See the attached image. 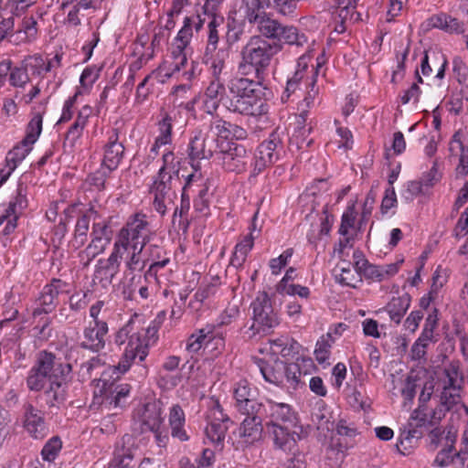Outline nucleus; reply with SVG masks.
Instances as JSON below:
<instances>
[{
	"label": "nucleus",
	"mask_w": 468,
	"mask_h": 468,
	"mask_svg": "<svg viewBox=\"0 0 468 468\" xmlns=\"http://www.w3.org/2000/svg\"><path fill=\"white\" fill-rule=\"evenodd\" d=\"M230 122L214 117L208 124H203L193 130L188 145L192 159H208L221 146L219 138H229Z\"/></svg>",
	"instance_id": "obj_1"
},
{
	"label": "nucleus",
	"mask_w": 468,
	"mask_h": 468,
	"mask_svg": "<svg viewBox=\"0 0 468 468\" xmlns=\"http://www.w3.org/2000/svg\"><path fill=\"white\" fill-rule=\"evenodd\" d=\"M281 49L280 44L271 43L259 35L251 36L240 50L239 72L242 75L255 72L260 76L268 69L272 58Z\"/></svg>",
	"instance_id": "obj_2"
},
{
	"label": "nucleus",
	"mask_w": 468,
	"mask_h": 468,
	"mask_svg": "<svg viewBox=\"0 0 468 468\" xmlns=\"http://www.w3.org/2000/svg\"><path fill=\"white\" fill-rule=\"evenodd\" d=\"M162 160L163 165L154 177L150 187V193L154 195L153 206L154 210L163 216L165 214L167 207L173 203V199L176 197L172 186V173L175 172V155L173 152L164 153Z\"/></svg>",
	"instance_id": "obj_3"
},
{
	"label": "nucleus",
	"mask_w": 468,
	"mask_h": 468,
	"mask_svg": "<svg viewBox=\"0 0 468 468\" xmlns=\"http://www.w3.org/2000/svg\"><path fill=\"white\" fill-rule=\"evenodd\" d=\"M153 234L147 216L140 212L135 213L128 218L119 230L113 247L121 252L126 250L127 246L145 247Z\"/></svg>",
	"instance_id": "obj_4"
},
{
	"label": "nucleus",
	"mask_w": 468,
	"mask_h": 468,
	"mask_svg": "<svg viewBox=\"0 0 468 468\" xmlns=\"http://www.w3.org/2000/svg\"><path fill=\"white\" fill-rule=\"evenodd\" d=\"M250 308L252 324L248 330L250 338L257 335H267L280 324L279 317L266 292L260 293L251 303Z\"/></svg>",
	"instance_id": "obj_5"
},
{
	"label": "nucleus",
	"mask_w": 468,
	"mask_h": 468,
	"mask_svg": "<svg viewBox=\"0 0 468 468\" xmlns=\"http://www.w3.org/2000/svg\"><path fill=\"white\" fill-rule=\"evenodd\" d=\"M63 365L64 362L53 353L40 351L37 356L35 365L31 367L27 377V386L29 390H42L47 382L51 380L52 374H58V368Z\"/></svg>",
	"instance_id": "obj_6"
},
{
	"label": "nucleus",
	"mask_w": 468,
	"mask_h": 468,
	"mask_svg": "<svg viewBox=\"0 0 468 468\" xmlns=\"http://www.w3.org/2000/svg\"><path fill=\"white\" fill-rule=\"evenodd\" d=\"M127 340L122 358L118 365V368L122 372H126L136 358L139 362H143L148 355V343L145 341L144 334L138 332L130 335L129 326H124L117 332L115 343L122 346Z\"/></svg>",
	"instance_id": "obj_7"
},
{
	"label": "nucleus",
	"mask_w": 468,
	"mask_h": 468,
	"mask_svg": "<svg viewBox=\"0 0 468 468\" xmlns=\"http://www.w3.org/2000/svg\"><path fill=\"white\" fill-rule=\"evenodd\" d=\"M284 131L277 128L258 146L251 164L253 175L260 174L281 158L284 153Z\"/></svg>",
	"instance_id": "obj_8"
},
{
	"label": "nucleus",
	"mask_w": 468,
	"mask_h": 468,
	"mask_svg": "<svg viewBox=\"0 0 468 468\" xmlns=\"http://www.w3.org/2000/svg\"><path fill=\"white\" fill-rule=\"evenodd\" d=\"M217 159L225 171L240 174L246 171L251 161L250 154L242 144L227 142L221 143L217 153Z\"/></svg>",
	"instance_id": "obj_9"
},
{
	"label": "nucleus",
	"mask_w": 468,
	"mask_h": 468,
	"mask_svg": "<svg viewBox=\"0 0 468 468\" xmlns=\"http://www.w3.org/2000/svg\"><path fill=\"white\" fill-rule=\"evenodd\" d=\"M261 408L262 409L261 413L257 414L262 416L266 426H297V414L289 404L269 399L265 403H261Z\"/></svg>",
	"instance_id": "obj_10"
},
{
	"label": "nucleus",
	"mask_w": 468,
	"mask_h": 468,
	"mask_svg": "<svg viewBox=\"0 0 468 468\" xmlns=\"http://www.w3.org/2000/svg\"><path fill=\"white\" fill-rule=\"evenodd\" d=\"M190 22L188 16L184 18L183 27L176 37V47L172 51L174 61L171 63V71H165L164 76H161L162 79H160L159 81L164 82L165 78H170L175 72L180 71V69L186 66L187 58L184 51L189 45L193 37V29L190 27Z\"/></svg>",
	"instance_id": "obj_11"
},
{
	"label": "nucleus",
	"mask_w": 468,
	"mask_h": 468,
	"mask_svg": "<svg viewBox=\"0 0 468 468\" xmlns=\"http://www.w3.org/2000/svg\"><path fill=\"white\" fill-rule=\"evenodd\" d=\"M58 370V374H52L48 388L45 390L46 401L50 408L58 407L65 401L67 383L72 367L69 363H64Z\"/></svg>",
	"instance_id": "obj_12"
},
{
	"label": "nucleus",
	"mask_w": 468,
	"mask_h": 468,
	"mask_svg": "<svg viewBox=\"0 0 468 468\" xmlns=\"http://www.w3.org/2000/svg\"><path fill=\"white\" fill-rule=\"evenodd\" d=\"M67 282L53 279L50 283L47 284L41 291L38 298V307L33 311V315L37 316L41 314L51 313L58 304V297L60 293L68 292Z\"/></svg>",
	"instance_id": "obj_13"
},
{
	"label": "nucleus",
	"mask_w": 468,
	"mask_h": 468,
	"mask_svg": "<svg viewBox=\"0 0 468 468\" xmlns=\"http://www.w3.org/2000/svg\"><path fill=\"white\" fill-rule=\"evenodd\" d=\"M23 427L34 439L41 440L48 435L44 413L30 403L23 406Z\"/></svg>",
	"instance_id": "obj_14"
},
{
	"label": "nucleus",
	"mask_w": 468,
	"mask_h": 468,
	"mask_svg": "<svg viewBox=\"0 0 468 468\" xmlns=\"http://www.w3.org/2000/svg\"><path fill=\"white\" fill-rule=\"evenodd\" d=\"M444 417V410L441 408H435L431 412L427 411V408L418 406L415 409L408 420L409 436L417 437L418 429L435 426Z\"/></svg>",
	"instance_id": "obj_15"
},
{
	"label": "nucleus",
	"mask_w": 468,
	"mask_h": 468,
	"mask_svg": "<svg viewBox=\"0 0 468 468\" xmlns=\"http://www.w3.org/2000/svg\"><path fill=\"white\" fill-rule=\"evenodd\" d=\"M247 417L239 428L238 444L242 447H249L261 439L263 427L262 416L258 414H245Z\"/></svg>",
	"instance_id": "obj_16"
},
{
	"label": "nucleus",
	"mask_w": 468,
	"mask_h": 468,
	"mask_svg": "<svg viewBox=\"0 0 468 468\" xmlns=\"http://www.w3.org/2000/svg\"><path fill=\"white\" fill-rule=\"evenodd\" d=\"M229 109L233 112L254 117L261 116L268 112L267 104L258 93L239 98H230Z\"/></svg>",
	"instance_id": "obj_17"
},
{
	"label": "nucleus",
	"mask_w": 468,
	"mask_h": 468,
	"mask_svg": "<svg viewBox=\"0 0 468 468\" xmlns=\"http://www.w3.org/2000/svg\"><path fill=\"white\" fill-rule=\"evenodd\" d=\"M235 406L241 414H257L262 410L254 399V392L246 380H240L234 388Z\"/></svg>",
	"instance_id": "obj_18"
},
{
	"label": "nucleus",
	"mask_w": 468,
	"mask_h": 468,
	"mask_svg": "<svg viewBox=\"0 0 468 468\" xmlns=\"http://www.w3.org/2000/svg\"><path fill=\"white\" fill-rule=\"evenodd\" d=\"M142 432L157 431L163 424L162 402L153 400L145 403L137 413Z\"/></svg>",
	"instance_id": "obj_19"
},
{
	"label": "nucleus",
	"mask_w": 468,
	"mask_h": 468,
	"mask_svg": "<svg viewBox=\"0 0 468 468\" xmlns=\"http://www.w3.org/2000/svg\"><path fill=\"white\" fill-rule=\"evenodd\" d=\"M122 260V252L113 247L112 253L107 259L98 261L94 271V278L103 286L112 283V280L119 272Z\"/></svg>",
	"instance_id": "obj_20"
},
{
	"label": "nucleus",
	"mask_w": 468,
	"mask_h": 468,
	"mask_svg": "<svg viewBox=\"0 0 468 468\" xmlns=\"http://www.w3.org/2000/svg\"><path fill=\"white\" fill-rule=\"evenodd\" d=\"M109 327L106 322L90 323L83 331L81 346L93 352H99L105 347Z\"/></svg>",
	"instance_id": "obj_21"
},
{
	"label": "nucleus",
	"mask_w": 468,
	"mask_h": 468,
	"mask_svg": "<svg viewBox=\"0 0 468 468\" xmlns=\"http://www.w3.org/2000/svg\"><path fill=\"white\" fill-rule=\"evenodd\" d=\"M462 131L455 132L449 145L451 154L457 156L459 160L455 168L457 177H464L468 175V147L464 145Z\"/></svg>",
	"instance_id": "obj_22"
},
{
	"label": "nucleus",
	"mask_w": 468,
	"mask_h": 468,
	"mask_svg": "<svg viewBox=\"0 0 468 468\" xmlns=\"http://www.w3.org/2000/svg\"><path fill=\"white\" fill-rule=\"evenodd\" d=\"M124 154V146L119 141V135L116 131L109 137L107 144L104 145L103 159L101 165L115 170L120 165Z\"/></svg>",
	"instance_id": "obj_23"
},
{
	"label": "nucleus",
	"mask_w": 468,
	"mask_h": 468,
	"mask_svg": "<svg viewBox=\"0 0 468 468\" xmlns=\"http://www.w3.org/2000/svg\"><path fill=\"white\" fill-rule=\"evenodd\" d=\"M312 367L314 363L311 358H298L294 363H284L283 386L287 385L288 388L296 389L301 383L302 376L307 374L306 370L303 373L302 368Z\"/></svg>",
	"instance_id": "obj_24"
},
{
	"label": "nucleus",
	"mask_w": 468,
	"mask_h": 468,
	"mask_svg": "<svg viewBox=\"0 0 468 468\" xmlns=\"http://www.w3.org/2000/svg\"><path fill=\"white\" fill-rule=\"evenodd\" d=\"M226 94V89L219 78L212 80L206 90L204 96V110L213 115L218 110L221 100Z\"/></svg>",
	"instance_id": "obj_25"
},
{
	"label": "nucleus",
	"mask_w": 468,
	"mask_h": 468,
	"mask_svg": "<svg viewBox=\"0 0 468 468\" xmlns=\"http://www.w3.org/2000/svg\"><path fill=\"white\" fill-rule=\"evenodd\" d=\"M427 23L430 27L439 28L450 34H463L465 32V24L463 21L445 13L431 16Z\"/></svg>",
	"instance_id": "obj_26"
},
{
	"label": "nucleus",
	"mask_w": 468,
	"mask_h": 468,
	"mask_svg": "<svg viewBox=\"0 0 468 468\" xmlns=\"http://www.w3.org/2000/svg\"><path fill=\"white\" fill-rule=\"evenodd\" d=\"M320 67L321 65L317 63L316 67L313 66L311 68V76L307 78V84L305 86V95L299 106L300 112H302L303 109H306L309 112V109L319 101L320 89L317 85V76Z\"/></svg>",
	"instance_id": "obj_27"
},
{
	"label": "nucleus",
	"mask_w": 468,
	"mask_h": 468,
	"mask_svg": "<svg viewBox=\"0 0 468 468\" xmlns=\"http://www.w3.org/2000/svg\"><path fill=\"white\" fill-rule=\"evenodd\" d=\"M266 427L272 435L276 447L282 451H290L294 446L295 440L292 434V430L296 426L270 425Z\"/></svg>",
	"instance_id": "obj_28"
},
{
	"label": "nucleus",
	"mask_w": 468,
	"mask_h": 468,
	"mask_svg": "<svg viewBox=\"0 0 468 468\" xmlns=\"http://www.w3.org/2000/svg\"><path fill=\"white\" fill-rule=\"evenodd\" d=\"M169 426L171 428V435L177 438L181 441L188 440V436L184 429L186 417L183 409L178 405H173L169 411Z\"/></svg>",
	"instance_id": "obj_29"
},
{
	"label": "nucleus",
	"mask_w": 468,
	"mask_h": 468,
	"mask_svg": "<svg viewBox=\"0 0 468 468\" xmlns=\"http://www.w3.org/2000/svg\"><path fill=\"white\" fill-rule=\"evenodd\" d=\"M410 301L411 299L409 293L392 297L384 308L388 314L390 320L394 321L396 324H399L410 308Z\"/></svg>",
	"instance_id": "obj_30"
},
{
	"label": "nucleus",
	"mask_w": 468,
	"mask_h": 468,
	"mask_svg": "<svg viewBox=\"0 0 468 468\" xmlns=\"http://www.w3.org/2000/svg\"><path fill=\"white\" fill-rule=\"evenodd\" d=\"M131 391L129 384H111L105 390L103 403L114 408L122 407Z\"/></svg>",
	"instance_id": "obj_31"
},
{
	"label": "nucleus",
	"mask_w": 468,
	"mask_h": 468,
	"mask_svg": "<svg viewBox=\"0 0 468 468\" xmlns=\"http://www.w3.org/2000/svg\"><path fill=\"white\" fill-rule=\"evenodd\" d=\"M145 247L127 246V249L122 252V259H124V265L130 271H141L146 265V260L143 258V252Z\"/></svg>",
	"instance_id": "obj_32"
},
{
	"label": "nucleus",
	"mask_w": 468,
	"mask_h": 468,
	"mask_svg": "<svg viewBox=\"0 0 468 468\" xmlns=\"http://www.w3.org/2000/svg\"><path fill=\"white\" fill-rule=\"evenodd\" d=\"M258 368L263 378L271 384L283 386L284 362L275 361L273 366L260 360Z\"/></svg>",
	"instance_id": "obj_33"
},
{
	"label": "nucleus",
	"mask_w": 468,
	"mask_h": 468,
	"mask_svg": "<svg viewBox=\"0 0 468 468\" xmlns=\"http://www.w3.org/2000/svg\"><path fill=\"white\" fill-rule=\"evenodd\" d=\"M255 238L256 237L252 235H246L236 244L230 260L232 266L240 268L244 264L249 252L253 248Z\"/></svg>",
	"instance_id": "obj_34"
},
{
	"label": "nucleus",
	"mask_w": 468,
	"mask_h": 468,
	"mask_svg": "<svg viewBox=\"0 0 468 468\" xmlns=\"http://www.w3.org/2000/svg\"><path fill=\"white\" fill-rule=\"evenodd\" d=\"M195 183H202V174L201 172L195 171L194 173L187 176L186 184L183 187L182 197H181V206L180 208H176L175 216L179 214L182 217L186 214L190 208V198L189 192L193 188Z\"/></svg>",
	"instance_id": "obj_35"
},
{
	"label": "nucleus",
	"mask_w": 468,
	"mask_h": 468,
	"mask_svg": "<svg viewBox=\"0 0 468 468\" xmlns=\"http://www.w3.org/2000/svg\"><path fill=\"white\" fill-rule=\"evenodd\" d=\"M256 83L247 78H235L230 80L229 88L233 97H244L249 95L257 94Z\"/></svg>",
	"instance_id": "obj_36"
},
{
	"label": "nucleus",
	"mask_w": 468,
	"mask_h": 468,
	"mask_svg": "<svg viewBox=\"0 0 468 468\" xmlns=\"http://www.w3.org/2000/svg\"><path fill=\"white\" fill-rule=\"evenodd\" d=\"M245 36V21H238L235 18L229 19L225 36L228 48H231L243 39Z\"/></svg>",
	"instance_id": "obj_37"
},
{
	"label": "nucleus",
	"mask_w": 468,
	"mask_h": 468,
	"mask_svg": "<svg viewBox=\"0 0 468 468\" xmlns=\"http://www.w3.org/2000/svg\"><path fill=\"white\" fill-rule=\"evenodd\" d=\"M401 261L386 264V265H373L366 269V277L376 279L378 281L385 280L388 277L395 275L399 269Z\"/></svg>",
	"instance_id": "obj_38"
},
{
	"label": "nucleus",
	"mask_w": 468,
	"mask_h": 468,
	"mask_svg": "<svg viewBox=\"0 0 468 468\" xmlns=\"http://www.w3.org/2000/svg\"><path fill=\"white\" fill-rule=\"evenodd\" d=\"M214 332V325L207 324L193 333L187 339L186 350L190 353H197L208 337H211Z\"/></svg>",
	"instance_id": "obj_39"
},
{
	"label": "nucleus",
	"mask_w": 468,
	"mask_h": 468,
	"mask_svg": "<svg viewBox=\"0 0 468 468\" xmlns=\"http://www.w3.org/2000/svg\"><path fill=\"white\" fill-rule=\"evenodd\" d=\"M109 243L110 238H92L88 247L80 252L81 260H86L84 265H89L96 256L102 253Z\"/></svg>",
	"instance_id": "obj_40"
},
{
	"label": "nucleus",
	"mask_w": 468,
	"mask_h": 468,
	"mask_svg": "<svg viewBox=\"0 0 468 468\" xmlns=\"http://www.w3.org/2000/svg\"><path fill=\"white\" fill-rule=\"evenodd\" d=\"M243 5L244 19L250 24H255L266 14L264 0H243Z\"/></svg>",
	"instance_id": "obj_41"
},
{
	"label": "nucleus",
	"mask_w": 468,
	"mask_h": 468,
	"mask_svg": "<svg viewBox=\"0 0 468 468\" xmlns=\"http://www.w3.org/2000/svg\"><path fill=\"white\" fill-rule=\"evenodd\" d=\"M467 454H468L467 452H462V451H460L459 452H456V453H452V446L451 445L447 448L441 450L437 453V455L433 461V465L442 468V467L448 466L450 463H453L455 460H460V464L463 465L466 459Z\"/></svg>",
	"instance_id": "obj_42"
},
{
	"label": "nucleus",
	"mask_w": 468,
	"mask_h": 468,
	"mask_svg": "<svg viewBox=\"0 0 468 468\" xmlns=\"http://www.w3.org/2000/svg\"><path fill=\"white\" fill-rule=\"evenodd\" d=\"M254 25L257 26L259 36H261L263 38L276 39L282 24L265 14Z\"/></svg>",
	"instance_id": "obj_43"
},
{
	"label": "nucleus",
	"mask_w": 468,
	"mask_h": 468,
	"mask_svg": "<svg viewBox=\"0 0 468 468\" xmlns=\"http://www.w3.org/2000/svg\"><path fill=\"white\" fill-rule=\"evenodd\" d=\"M133 452L130 448H118L114 457L109 464V468H135Z\"/></svg>",
	"instance_id": "obj_44"
},
{
	"label": "nucleus",
	"mask_w": 468,
	"mask_h": 468,
	"mask_svg": "<svg viewBox=\"0 0 468 468\" xmlns=\"http://www.w3.org/2000/svg\"><path fill=\"white\" fill-rule=\"evenodd\" d=\"M461 386H450L444 385L441 394V405L438 408H441L444 413L452 409V407L460 402L461 396Z\"/></svg>",
	"instance_id": "obj_45"
},
{
	"label": "nucleus",
	"mask_w": 468,
	"mask_h": 468,
	"mask_svg": "<svg viewBox=\"0 0 468 468\" xmlns=\"http://www.w3.org/2000/svg\"><path fill=\"white\" fill-rule=\"evenodd\" d=\"M32 146L23 144V140L15 145L5 157L6 167H10V171H15L17 165L26 158L31 151Z\"/></svg>",
	"instance_id": "obj_46"
},
{
	"label": "nucleus",
	"mask_w": 468,
	"mask_h": 468,
	"mask_svg": "<svg viewBox=\"0 0 468 468\" xmlns=\"http://www.w3.org/2000/svg\"><path fill=\"white\" fill-rule=\"evenodd\" d=\"M276 39L283 41L288 45L296 46H303L307 42L306 37L304 35H300L295 27L282 25H281Z\"/></svg>",
	"instance_id": "obj_47"
},
{
	"label": "nucleus",
	"mask_w": 468,
	"mask_h": 468,
	"mask_svg": "<svg viewBox=\"0 0 468 468\" xmlns=\"http://www.w3.org/2000/svg\"><path fill=\"white\" fill-rule=\"evenodd\" d=\"M223 16H213L207 24V52L216 51L219 42V30L218 27L223 25Z\"/></svg>",
	"instance_id": "obj_48"
},
{
	"label": "nucleus",
	"mask_w": 468,
	"mask_h": 468,
	"mask_svg": "<svg viewBox=\"0 0 468 468\" xmlns=\"http://www.w3.org/2000/svg\"><path fill=\"white\" fill-rule=\"evenodd\" d=\"M175 116L171 113H164L162 119L158 122L159 134L155 138L160 144H170L172 143V129Z\"/></svg>",
	"instance_id": "obj_49"
},
{
	"label": "nucleus",
	"mask_w": 468,
	"mask_h": 468,
	"mask_svg": "<svg viewBox=\"0 0 468 468\" xmlns=\"http://www.w3.org/2000/svg\"><path fill=\"white\" fill-rule=\"evenodd\" d=\"M309 112L306 109H303L297 116V131L295 133L296 138H301V146L305 144L310 145L313 142L312 139H308L309 134L313 129L311 122L307 123Z\"/></svg>",
	"instance_id": "obj_50"
},
{
	"label": "nucleus",
	"mask_w": 468,
	"mask_h": 468,
	"mask_svg": "<svg viewBox=\"0 0 468 468\" xmlns=\"http://www.w3.org/2000/svg\"><path fill=\"white\" fill-rule=\"evenodd\" d=\"M42 114L39 112L35 113L27 126V133L23 139L24 144H27V145L32 146L37 142L42 131Z\"/></svg>",
	"instance_id": "obj_51"
},
{
	"label": "nucleus",
	"mask_w": 468,
	"mask_h": 468,
	"mask_svg": "<svg viewBox=\"0 0 468 468\" xmlns=\"http://www.w3.org/2000/svg\"><path fill=\"white\" fill-rule=\"evenodd\" d=\"M335 19L352 25L361 20V15L356 11V6L351 4V1H347L345 5L338 3L337 15Z\"/></svg>",
	"instance_id": "obj_52"
},
{
	"label": "nucleus",
	"mask_w": 468,
	"mask_h": 468,
	"mask_svg": "<svg viewBox=\"0 0 468 468\" xmlns=\"http://www.w3.org/2000/svg\"><path fill=\"white\" fill-rule=\"evenodd\" d=\"M336 268L340 271V273L335 275L336 281L343 285L356 287V282L360 281V277L351 269V263L344 261Z\"/></svg>",
	"instance_id": "obj_53"
},
{
	"label": "nucleus",
	"mask_w": 468,
	"mask_h": 468,
	"mask_svg": "<svg viewBox=\"0 0 468 468\" xmlns=\"http://www.w3.org/2000/svg\"><path fill=\"white\" fill-rule=\"evenodd\" d=\"M331 334L328 333L325 336H322L319 341L316 343V347L314 350L315 359L320 365H329L328 359L330 356V348H331Z\"/></svg>",
	"instance_id": "obj_54"
},
{
	"label": "nucleus",
	"mask_w": 468,
	"mask_h": 468,
	"mask_svg": "<svg viewBox=\"0 0 468 468\" xmlns=\"http://www.w3.org/2000/svg\"><path fill=\"white\" fill-rule=\"evenodd\" d=\"M310 60V57L307 55H303L299 58L297 61V67L293 73V75L289 78V80H292L295 83L302 85L303 82L307 84V78L311 76V69H309L308 63Z\"/></svg>",
	"instance_id": "obj_55"
},
{
	"label": "nucleus",
	"mask_w": 468,
	"mask_h": 468,
	"mask_svg": "<svg viewBox=\"0 0 468 468\" xmlns=\"http://www.w3.org/2000/svg\"><path fill=\"white\" fill-rule=\"evenodd\" d=\"M90 216L82 215L77 220L73 245L76 248L82 246L87 239V233L90 228Z\"/></svg>",
	"instance_id": "obj_56"
},
{
	"label": "nucleus",
	"mask_w": 468,
	"mask_h": 468,
	"mask_svg": "<svg viewBox=\"0 0 468 468\" xmlns=\"http://www.w3.org/2000/svg\"><path fill=\"white\" fill-rule=\"evenodd\" d=\"M299 0H264L266 7L274 9L278 14L287 16H292Z\"/></svg>",
	"instance_id": "obj_57"
},
{
	"label": "nucleus",
	"mask_w": 468,
	"mask_h": 468,
	"mask_svg": "<svg viewBox=\"0 0 468 468\" xmlns=\"http://www.w3.org/2000/svg\"><path fill=\"white\" fill-rule=\"evenodd\" d=\"M227 431V423L218 421H210L205 431L207 437L216 443H220L224 441Z\"/></svg>",
	"instance_id": "obj_58"
},
{
	"label": "nucleus",
	"mask_w": 468,
	"mask_h": 468,
	"mask_svg": "<svg viewBox=\"0 0 468 468\" xmlns=\"http://www.w3.org/2000/svg\"><path fill=\"white\" fill-rule=\"evenodd\" d=\"M103 366L104 362L99 356L91 357L90 360L81 364L80 376L82 380H88L91 378L93 375L98 374V370H100Z\"/></svg>",
	"instance_id": "obj_59"
},
{
	"label": "nucleus",
	"mask_w": 468,
	"mask_h": 468,
	"mask_svg": "<svg viewBox=\"0 0 468 468\" xmlns=\"http://www.w3.org/2000/svg\"><path fill=\"white\" fill-rule=\"evenodd\" d=\"M432 339L431 338V332L426 330V332H422L420 337L415 341L413 346H411V356L414 360H419L426 355V349L429 343Z\"/></svg>",
	"instance_id": "obj_60"
},
{
	"label": "nucleus",
	"mask_w": 468,
	"mask_h": 468,
	"mask_svg": "<svg viewBox=\"0 0 468 468\" xmlns=\"http://www.w3.org/2000/svg\"><path fill=\"white\" fill-rule=\"evenodd\" d=\"M62 447L61 440L58 437H52L44 445L41 455L43 460L52 462L56 459Z\"/></svg>",
	"instance_id": "obj_61"
},
{
	"label": "nucleus",
	"mask_w": 468,
	"mask_h": 468,
	"mask_svg": "<svg viewBox=\"0 0 468 468\" xmlns=\"http://www.w3.org/2000/svg\"><path fill=\"white\" fill-rule=\"evenodd\" d=\"M30 78L27 68L15 67L9 74V83L14 88H25L29 82Z\"/></svg>",
	"instance_id": "obj_62"
},
{
	"label": "nucleus",
	"mask_w": 468,
	"mask_h": 468,
	"mask_svg": "<svg viewBox=\"0 0 468 468\" xmlns=\"http://www.w3.org/2000/svg\"><path fill=\"white\" fill-rule=\"evenodd\" d=\"M443 375L446 379L443 381L444 385L461 386L462 378L460 374L459 362H451L443 369Z\"/></svg>",
	"instance_id": "obj_63"
},
{
	"label": "nucleus",
	"mask_w": 468,
	"mask_h": 468,
	"mask_svg": "<svg viewBox=\"0 0 468 468\" xmlns=\"http://www.w3.org/2000/svg\"><path fill=\"white\" fill-rule=\"evenodd\" d=\"M112 172V170H109V168L101 165L100 169L89 176L87 181L97 190L101 191L104 189L106 179Z\"/></svg>",
	"instance_id": "obj_64"
}]
</instances>
